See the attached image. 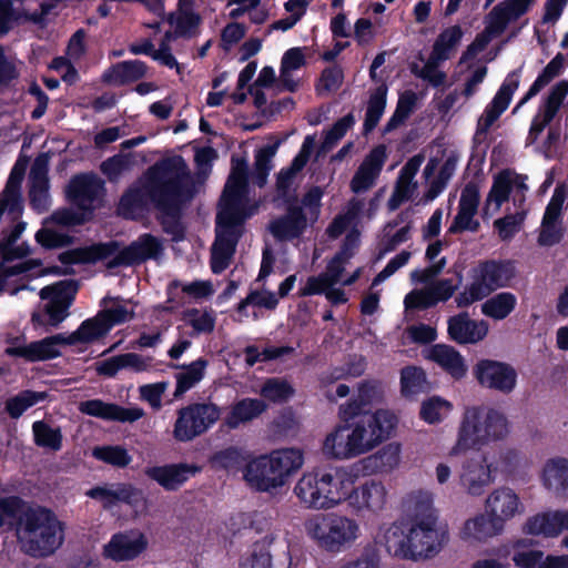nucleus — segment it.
I'll list each match as a JSON object with an SVG mask.
<instances>
[{"mask_svg":"<svg viewBox=\"0 0 568 568\" xmlns=\"http://www.w3.org/2000/svg\"><path fill=\"white\" fill-rule=\"evenodd\" d=\"M381 397L379 384L359 383L356 396L338 408L341 424L324 440L323 450L337 459L363 455L388 439L397 426L395 414L386 409L372 412Z\"/></svg>","mask_w":568,"mask_h":568,"instance_id":"1","label":"nucleus"},{"mask_svg":"<svg viewBox=\"0 0 568 568\" xmlns=\"http://www.w3.org/2000/svg\"><path fill=\"white\" fill-rule=\"evenodd\" d=\"M294 493L307 508L329 509L347 501L357 515L377 514L385 507L387 497L382 481L369 479L354 486L352 476L338 468L304 474Z\"/></svg>","mask_w":568,"mask_h":568,"instance_id":"2","label":"nucleus"},{"mask_svg":"<svg viewBox=\"0 0 568 568\" xmlns=\"http://www.w3.org/2000/svg\"><path fill=\"white\" fill-rule=\"evenodd\" d=\"M145 190L159 212H176L195 195V185L181 155L166 158L150 166Z\"/></svg>","mask_w":568,"mask_h":568,"instance_id":"3","label":"nucleus"},{"mask_svg":"<svg viewBox=\"0 0 568 568\" xmlns=\"http://www.w3.org/2000/svg\"><path fill=\"white\" fill-rule=\"evenodd\" d=\"M22 550L34 558L54 554L64 540V526L55 513L23 499L19 513L12 518Z\"/></svg>","mask_w":568,"mask_h":568,"instance_id":"4","label":"nucleus"},{"mask_svg":"<svg viewBox=\"0 0 568 568\" xmlns=\"http://www.w3.org/2000/svg\"><path fill=\"white\" fill-rule=\"evenodd\" d=\"M303 463V452L298 448L275 449L246 463L243 478L252 489L272 493L285 486Z\"/></svg>","mask_w":568,"mask_h":568,"instance_id":"5","label":"nucleus"},{"mask_svg":"<svg viewBox=\"0 0 568 568\" xmlns=\"http://www.w3.org/2000/svg\"><path fill=\"white\" fill-rule=\"evenodd\" d=\"M515 261L507 258L480 260L469 270L470 283L455 297L457 307H468L494 292L510 286L516 277Z\"/></svg>","mask_w":568,"mask_h":568,"instance_id":"6","label":"nucleus"},{"mask_svg":"<svg viewBox=\"0 0 568 568\" xmlns=\"http://www.w3.org/2000/svg\"><path fill=\"white\" fill-rule=\"evenodd\" d=\"M507 434V418L498 410L490 408L485 413L480 407L467 408L450 455H458L470 448L479 449L490 442L503 439Z\"/></svg>","mask_w":568,"mask_h":568,"instance_id":"7","label":"nucleus"},{"mask_svg":"<svg viewBox=\"0 0 568 568\" xmlns=\"http://www.w3.org/2000/svg\"><path fill=\"white\" fill-rule=\"evenodd\" d=\"M248 163L245 156L231 158V171L217 203L216 214L248 220L256 214L257 203L250 201Z\"/></svg>","mask_w":568,"mask_h":568,"instance_id":"8","label":"nucleus"},{"mask_svg":"<svg viewBox=\"0 0 568 568\" xmlns=\"http://www.w3.org/2000/svg\"><path fill=\"white\" fill-rule=\"evenodd\" d=\"M308 535L326 551L339 552L357 538L355 519L336 514L317 515L306 523Z\"/></svg>","mask_w":568,"mask_h":568,"instance_id":"9","label":"nucleus"},{"mask_svg":"<svg viewBox=\"0 0 568 568\" xmlns=\"http://www.w3.org/2000/svg\"><path fill=\"white\" fill-rule=\"evenodd\" d=\"M221 416V408L214 403H192L178 410L173 437L187 443L206 433Z\"/></svg>","mask_w":568,"mask_h":568,"instance_id":"10","label":"nucleus"},{"mask_svg":"<svg viewBox=\"0 0 568 568\" xmlns=\"http://www.w3.org/2000/svg\"><path fill=\"white\" fill-rule=\"evenodd\" d=\"M246 221L243 217L216 214L215 241L211 253V271L214 274H220L227 268L237 243L244 234Z\"/></svg>","mask_w":568,"mask_h":568,"instance_id":"11","label":"nucleus"},{"mask_svg":"<svg viewBox=\"0 0 568 568\" xmlns=\"http://www.w3.org/2000/svg\"><path fill=\"white\" fill-rule=\"evenodd\" d=\"M477 383L488 389L501 394H510L517 385V372L508 363L495 359H479L473 367Z\"/></svg>","mask_w":568,"mask_h":568,"instance_id":"12","label":"nucleus"},{"mask_svg":"<svg viewBox=\"0 0 568 568\" xmlns=\"http://www.w3.org/2000/svg\"><path fill=\"white\" fill-rule=\"evenodd\" d=\"M162 252L161 240L151 233H143L110 258L106 267L113 270L120 266L140 265L149 260H158Z\"/></svg>","mask_w":568,"mask_h":568,"instance_id":"13","label":"nucleus"},{"mask_svg":"<svg viewBox=\"0 0 568 568\" xmlns=\"http://www.w3.org/2000/svg\"><path fill=\"white\" fill-rule=\"evenodd\" d=\"M20 337H12L7 341L10 346L6 347L4 354L9 357L23 358L29 363L44 362L61 356L58 345H67L63 334L47 336L26 345H18Z\"/></svg>","mask_w":568,"mask_h":568,"instance_id":"14","label":"nucleus"},{"mask_svg":"<svg viewBox=\"0 0 568 568\" xmlns=\"http://www.w3.org/2000/svg\"><path fill=\"white\" fill-rule=\"evenodd\" d=\"M87 496L101 501L104 509H111L119 503L130 506L134 513L146 509L143 490L129 483H119L112 487L95 486L88 490Z\"/></svg>","mask_w":568,"mask_h":568,"instance_id":"15","label":"nucleus"},{"mask_svg":"<svg viewBox=\"0 0 568 568\" xmlns=\"http://www.w3.org/2000/svg\"><path fill=\"white\" fill-rule=\"evenodd\" d=\"M104 190L103 181L94 173H79L73 175L65 186L68 202L80 211L92 215L94 202Z\"/></svg>","mask_w":568,"mask_h":568,"instance_id":"16","label":"nucleus"},{"mask_svg":"<svg viewBox=\"0 0 568 568\" xmlns=\"http://www.w3.org/2000/svg\"><path fill=\"white\" fill-rule=\"evenodd\" d=\"M200 471V466L187 463H172L144 468V475L165 491L179 490L191 477H194Z\"/></svg>","mask_w":568,"mask_h":568,"instance_id":"17","label":"nucleus"},{"mask_svg":"<svg viewBox=\"0 0 568 568\" xmlns=\"http://www.w3.org/2000/svg\"><path fill=\"white\" fill-rule=\"evenodd\" d=\"M436 523L432 519L414 523L408 531L409 545L408 557L416 560L418 558H428L439 551L438 532L435 528Z\"/></svg>","mask_w":568,"mask_h":568,"instance_id":"18","label":"nucleus"},{"mask_svg":"<svg viewBox=\"0 0 568 568\" xmlns=\"http://www.w3.org/2000/svg\"><path fill=\"white\" fill-rule=\"evenodd\" d=\"M386 159V146L383 144L375 146L354 173L349 184L351 191L355 194L368 191L379 176Z\"/></svg>","mask_w":568,"mask_h":568,"instance_id":"19","label":"nucleus"},{"mask_svg":"<svg viewBox=\"0 0 568 568\" xmlns=\"http://www.w3.org/2000/svg\"><path fill=\"white\" fill-rule=\"evenodd\" d=\"M79 409L84 415L120 423H133L144 415V410L141 407H124L115 403H105L101 399L81 402Z\"/></svg>","mask_w":568,"mask_h":568,"instance_id":"20","label":"nucleus"},{"mask_svg":"<svg viewBox=\"0 0 568 568\" xmlns=\"http://www.w3.org/2000/svg\"><path fill=\"white\" fill-rule=\"evenodd\" d=\"M447 333L457 344H476L487 336L488 324L483 320H471L467 312H460L448 318Z\"/></svg>","mask_w":568,"mask_h":568,"instance_id":"21","label":"nucleus"},{"mask_svg":"<svg viewBox=\"0 0 568 568\" xmlns=\"http://www.w3.org/2000/svg\"><path fill=\"white\" fill-rule=\"evenodd\" d=\"M307 229V215L303 207H290L288 212L272 220L268 231L277 242L300 239Z\"/></svg>","mask_w":568,"mask_h":568,"instance_id":"22","label":"nucleus"},{"mask_svg":"<svg viewBox=\"0 0 568 568\" xmlns=\"http://www.w3.org/2000/svg\"><path fill=\"white\" fill-rule=\"evenodd\" d=\"M567 95V80L557 82L550 89L548 95L544 99L537 113L531 120L530 129H532L535 133H542V131L554 121Z\"/></svg>","mask_w":568,"mask_h":568,"instance_id":"23","label":"nucleus"},{"mask_svg":"<svg viewBox=\"0 0 568 568\" xmlns=\"http://www.w3.org/2000/svg\"><path fill=\"white\" fill-rule=\"evenodd\" d=\"M491 481V469L486 456L483 455L478 460L470 459L464 464L460 484L469 495L481 496Z\"/></svg>","mask_w":568,"mask_h":568,"instance_id":"24","label":"nucleus"},{"mask_svg":"<svg viewBox=\"0 0 568 568\" xmlns=\"http://www.w3.org/2000/svg\"><path fill=\"white\" fill-rule=\"evenodd\" d=\"M148 65L141 60H126L112 64L101 77L103 83L122 87L143 79L146 75Z\"/></svg>","mask_w":568,"mask_h":568,"instance_id":"25","label":"nucleus"},{"mask_svg":"<svg viewBox=\"0 0 568 568\" xmlns=\"http://www.w3.org/2000/svg\"><path fill=\"white\" fill-rule=\"evenodd\" d=\"M428 358L438 364L456 381L464 378L467 374V365L463 355L450 345H434L429 352Z\"/></svg>","mask_w":568,"mask_h":568,"instance_id":"26","label":"nucleus"},{"mask_svg":"<svg viewBox=\"0 0 568 568\" xmlns=\"http://www.w3.org/2000/svg\"><path fill=\"white\" fill-rule=\"evenodd\" d=\"M519 506L518 496L510 488H500L494 490L486 500V513L490 516L501 519L504 525L506 520L514 517Z\"/></svg>","mask_w":568,"mask_h":568,"instance_id":"27","label":"nucleus"},{"mask_svg":"<svg viewBox=\"0 0 568 568\" xmlns=\"http://www.w3.org/2000/svg\"><path fill=\"white\" fill-rule=\"evenodd\" d=\"M146 547L143 537L132 539L125 535L116 534L112 536L109 544L104 547V555L115 561L132 560L136 558Z\"/></svg>","mask_w":568,"mask_h":568,"instance_id":"28","label":"nucleus"},{"mask_svg":"<svg viewBox=\"0 0 568 568\" xmlns=\"http://www.w3.org/2000/svg\"><path fill=\"white\" fill-rule=\"evenodd\" d=\"M542 479L545 487L557 496H568V459L565 457L549 459L544 466Z\"/></svg>","mask_w":568,"mask_h":568,"instance_id":"29","label":"nucleus"},{"mask_svg":"<svg viewBox=\"0 0 568 568\" xmlns=\"http://www.w3.org/2000/svg\"><path fill=\"white\" fill-rule=\"evenodd\" d=\"M267 408L264 400L258 398H242L237 400L224 418L230 429H236L241 424L251 422L263 414Z\"/></svg>","mask_w":568,"mask_h":568,"instance_id":"30","label":"nucleus"},{"mask_svg":"<svg viewBox=\"0 0 568 568\" xmlns=\"http://www.w3.org/2000/svg\"><path fill=\"white\" fill-rule=\"evenodd\" d=\"M29 201L33 210L43 212L49 206V178L47 168L39 166V159L36 160L34 168L30 174Z\"/></svg>","mask_w":568,"mask_h":568,"instance_id":"31","label":"nucleus"},{"mask_svg":"<svg viewBox=\"0 0 568 568\" xmlns=\"http://www.w3.org/2000/svg\"><path fill=\"white\" fill-rule=\"evenodd\" d=\"M209 365V361L204 357H199L190 364L184 365H171L173 368L183 369L182 373L176 374V385L174 390V396H182L184 393L194 387L197 383H200L204 375L205 368Z\"/></svg>","mask_w":568,"mask_h":568,"instance_id":"32","label":"nucleus"},{"mask_svg":"<svg viewBox=\"0 0 568 568\" xmlns=\"http://www.w3.org/2000/svg\"><path fill=\"white\" fill-rule=\"evenodd\" d=\"M109 328L99 312L94 317L84 320L80 326L65 336L67 345L94 342L109 333Z\"/></svg>","mask_w":568,"mask_h":568,"instance_id":"33","label":"nucleus"},{"mask_svg":"<svg viewBox=\"0 0 568 568\" xmlns=\"http://www.w3.org/2000/svg\"><path fill=\"white\" fill-rule=\"evenodd\" d=\"M405 510L413 517L414 523L432 519L436 523L437 517L433 507V496L428 491H413L404 499Z\"/></svg>","mask_w":568,"mask_h":568,"instance_id":"34","label":"nucleus"},{"mask_svg":"<svg viewBox=\"0 0 568 568\" xmlns=\"http://www.w3.org/2000/svg\"><path fill=\"white\" fill-rule=\"evenodd\" d=\"M565 69V57L558 52L538 74L536 80L529 87L528 91L521 98L517 108L528 102L531 98L537 95L546 85H548L555 78L561 74Z\"/></svg>","mask_w":568,"mask_h":568,"instance_id":"35","label":"nucleus"},{"mask_svg":"<svg viewBox=\"0 0 568 568\" xmlns=\"http://www.w3.org/2000/svg\"><path fill=\"white\" fill-rule=\"evenodd\" d=\"M148 199L145 187H129L120 197L119 215L125 220H136L146 210Z\"/></svg>","mask_w":568,"mask_h":568,"instance_id":"36","label":"nucleus"},{"mask_svg":"<svg viewBox=\"0 0 568 568\" xmlns=\"http://www.w3.org/2000/svg\"><path fill=\"white\" fill-rule=\"evenodd\" d=\"M486 298L481 304V313L494 321L507 318L517 306V297L511 292H500Z\"/></svg>","mask_w":568,"mask_h":568,"instance_id":"37","label":"nucleus"},{"mask_svg":"<svg viewBox=\"0 0 568 568\" xmlns=\"http://www.w3.org/2000/svg\"><path fill=\"white\" fill-rule=\"evenodd\" d=\"M504 525L501 519L497 517L486 515L476 516L474 519H469L465 523L463 532L476 540H485L488 537H493L501 532Z\"/></svg>","mask_w":568,"mask_h":568,"instance_id":"38","label":"nucleus"},{"mask_svg":"<svg viewBox=\"0 0 568 568\" xmlns=\"http://www.w3.org/2000/svg\"><path fill=\"white\" fill-rule=\"evenodd\" d=\"M387 91V85L382 83L371 93L363 123V132L365 134L372 132L383 116L386 108Z\"/></svg>","mask_w":568,"mask_h":568,"instance_id":"39","label":"nucleus"},{"mask_svg":"<svg viewBox=\"0 0 568 568\" xmlns=\"http://www.w3.org/2000/svg\"><path fill=\"white\" fill-rule=\"evenodd\" d=\"M513 174L514 173L509 169H505L494 176L493 185L483 209L484 213H487L488 206L491 202L495 203V210L498 211L505 202L509 201V196L514 189Z\"/></svg>","mask_w":568,"mask_h":568,"instance_id":"40","label":"nucleus"},{"mask_svg":"<svg viewBox=\"0 0 568 568\" xmlns=\"http://www.w3.org/2000/svg\"><path fill=\"white\" fill-rule=\"evenodd\" d=\"M194 298H205L213 293L212 284L204 281H194L190 284L183 285L180 280H173L168 284L166 295L168 303L179 306L183 304L179 295V290Z\"/></svg>","mask_w":568,"mask_h":568,"instance_id":"41","label":"nucleus"},{"mask_svg":"<svg viewBox=\"0 0 568 568\" xmlns=\"http://www.w3.org/2000/svg\"><path fill=\"white\" fill-rule=\"evenodd\" d=\"M383 545L386 551L397 558L409 559L408 557V545L409 537L405 534V530L400 525H390L378 541Z\"/></svg>","mask_w":568,"mask_h":568,"instance_id":"42","label":"nucleus"},{"mask_svg":"<svg viewBox=\"0 0 568 568\" xmlns=\"http://www.w3.org/2000/svg\"><path fill=\"white\" fill-rule=\"evenodd\" d=\"M78 290V281L62 280L41 288L40 297L42 300H48L58 304H62L64 307H70L75 298Z\"/></svg>","mask_w":568,"mask_h":568,"instance_id":"43","label":"nucleus"},{"mask_svg":"<svg viewBox=\"0 0 568 568\" xmlns=\"http://www.w3.org/2000/svg\"><path fill=\"white\" fill-rule=\"evenodd\" d=\"M463 34L462 27L458 24L444 29L434 42L430 60L445 61L449 59L450 51L460 42Z\"/></svg>","mask_w":568,"mask_h":568,"instance_id":"44","label":"nucleus"},{"mask_svg":"<svg viewBox=\"0 0 568 568\" xmlns=\"http://www.w3.org/2000/svg\"><path fill=\"white\" fill-rule=\"evenodd\" d=\"M210 465L215 470H226L236 473L244 469L245 457L241 449L234 446L217 450L209 459Z\"/></svg>","mask_w":568,"mask_h":568,"instance_id":"45","label":"nucleus"},{"mask_svg":"<svg viewBox=\"0 0 568 568\" xmlns=\"http://www.w3.org/2000/svg\"><path fill=\"white\" fill-rule=\"evenodd\" d=\"M261 396L268 402L283 404L288 402L295 394L294 387L284 378H267L261 387Z\"/></svg>","mask_w":568,"mask_h":568,"instance_id":"46","label":"nucleus"},{"mask_svg":"<svg viewBox=\"0 0 568 568\" xmlns=\"http://www.w3.org/2000/svg\"><path fill=\"white\" fill-rule=\"evenodd\" d=\"M32 433L37 446L54 452L61 449L63 437L59 427L53 428L44 420H37L32 424Z\"/></svg>","mask_w":568,"mask_h":568,"instance_id":"47","label":"nucleus"},{"mask_svg":"<svg viewBox=\"0 0 568 568\" xmlns=\"http://www.w3.org/2000/svg\"><path fill=\"white\" fill-rule=\"evenodd\" d=\"M365 469L373 471H388L394 469L399 463V446L392 444L383 447L376 454L367 457L365 460Z\"/></svg>","mask_w":568,"mask_h":568,"instance_id":"48","label":"nucleus"},{"mask_svg":"<svg viewBox=\"0 0 568 568\" xmlns=\"http://www.w3.org/2000/svg\"><path fill=\"white\" fill-rule=\"evenodd\" d=\"M416 100V93L413 91H405L399 95L394 113L384 125V133H389L404 124L414 111Z\"/></svg>","mask_w":568,"mask_h":568,"instance_id":"49","label":"nucleus"},{"mask_svg":"<svg viewBox=\"0 0 568 568\" xmlns=\"http://www.w3.org/2000/svg\"><path fill=\"white\" fill-rule=\"evenodd\" d=\"M69 307H64L62 304L48 301L41 312H33L31 315V322L34 327H57L68 316Z\"/></svg>","mask_w":568,"mask_h":568,"instance_id":"50","label":"nucleus"},{"mask_svg":"<svg viewBox=\"0 0 568 568\" xmlns=\"http://www.w3.org/2000/svg\"><path fill=\"white\" fill-rule=\"evenodd\" d=\"M426 383V373L420 367L406 366L400 371V393L405 397L424 392Z\"/></svg>","mask_w":568,"mask_h":568,"instance_id":"51","label":"nucleus"},{"mask_svg":"<svg viewBox=\"0 0 568 568\" xmlns=\"http://www.w3.org/2000/svg\"><path fill=\"white\" fill-rule=\"evenodd\" d=\"M45 394L41 392L22 390L6 402V412L11 418L17 419L27 409L43 400Z\"/></svg>","mask_w":568,"mask_h":568,"instance_id":"52","label":"nucleus"},{"mask_svg":"<svg viewBox=\"0 0 568 568\" xmlns=\"http://www.w3.org/2000/svg\"><path fill=\"white\" fill-rule=\"evenodd\" d=\"M24 170H18L14 166L3 191L0 193L3 200H7V203L10 204V212H17L22 210V196H21V183L23 181Z\"/></svg>","mask_w":568,"mask_h":568,"instance_id":"53","label":"nucleus"},{"mask_svg":"<svg viewBox=\"0 0 568 568\" xmlns=\"http://www.w3.org/2000/svg\"><path fill=\"white\" fill-rule=\"evenodd\" d=\"M278 143L268 144L260 150L255 154L254 161V180L255 184L260 187L264 186L270 171L272 170V158L275 155Z\"/></svg>","mask_w":568,"mask_h":568,"instance_id":"54","label":"nucleus"},{"mask_svg":"<svg viewBox=\"0 0 568 568\" xmlns=\"http://www.w3.org/2000/svg\"><path fill=\"white\" fill-rule=\"evenodd\" d=\"M92 455L98 460L120 468L126 467L132 460L128 450L119 445L98 446L93 449Z\"/></svg>","mask_w":568,"mask_h":568,"instance_id":"55","label":"nucleus"},{"mask_svg":"<svg viewBox=\"0 0 568 568\" xmlns=\"http://www.w3.org/2000/svg\"><path fill=\"white\" fill-rule=\"evenodd\" d=\"M452 404L439 396H432L420 405L419 417L427 424H437L443 419V412L449 410Z\"/></svg>","mask_w":568,"mask_h":568,"instance_id":"56","label":"nucleus"},{"mask_svg":"<svg viewBox=\"0 0 568 568\" xmlns=\"http://www.w3.org/2000/svg\"><path fill=\"white\" fill-rule=\"evenodd\" d=\"M34 237L45 250L67 247L73 243V236L48 227L38 230Z\"/></svg>","mask_w":568,"mask_h":568,"instance_id":"57","label":"nucleus"},{"mask_svg":"<svg viewBox=\"0 0 568 568\" xmlns=\"http://www.w3.org/2000/svg\"><path fill=\"white\" fill-rule=\"evenodd\" d=\"M202 18L197 12L178 13L175 20V36L191 39L197 34Z\"/></svg>","mask_w":568,"mask_h":568,"instance_id":"58","label":"nucleus"},{"mask_svg":"<svg viewBox=\"0 0 568 568\" xmlns=\"http://www.w3.org/2000/svg\"><path fill=\"white\" fill-rule=\"evenodd\" d=\"M160 224L164 233L172 236L174 242L183 241L185 237V227L181 221L182 209L176 212H160Z\"/></svg>","mask_w":568,"mask_h":568,"instance_id":"59","label":"nucleus"},{"mask_svg":"<svg viewBox=\"0 0 568 568\" xmlns=\"http://www.w3.org/2000/svg\"><path fill=\"white\" fill-rule=\"evenodd\" d=\"M240 568H284L272 562V556L264 545L255 544L252 552L240 562Z\"/></svg>","mask_w":568,"mask_h":568,"instance_id":"60","label":"nucleus"},{"mask_svg":"<svg viewBox=\"0 0 568 568\" xmlns=\"http://www.w3.org/2000/svg\"><path fill=\"white\" fill-rule=\"evenodd\" d=\"M355 124V118L353 113H348L339 118L332 128L326 132L324 136L323 148L331 149L341 139H343L347 131Z\"/></svg>","mask_w":568,"mask_h":568,"instance_id":"61","label":"nucleus"},{"mask_svg":"<svg viewBox=\"0 0 568 568\" xmlns=\"http://www.w3.org/2000/svg\"><path fill=\"white\" fill-rule=\"evenodd\" d=\"M565 236L562 222L541 221L538 243L541 246L559 244Z\"/></svg>","mask_w":568,"mask_h":568,"instance_id":"62","label":"nucleus"},{"mask_svg":"<svg viewBox=\"0 0 568 568\" xmlns=\"http://www.w3.org/2000/svg\"><path fill=\"white\" fill-rule=\"evenodd\" d=\"M509 24L506 14L499 4H496L486 16V26L484 31L491 38L501 36Z\"/></svg>","mask_w":568,"mask_h":568,"instance_id":"63","label":"nucleus"},{"mask_svg":"<svg viewBox=\"0 0 568 568\" xmlns=\"http://www.w3.org/2000/svg\"><path fill=\"white\" fill-rule=\"evenodd\" d=\"M409 233H410V225L407 224V225L400 227L395 234H393L390 236L385 234L378 245L377 260L383 258L386 254L395 251V248L399 244L408 241Z\"/></svg>","mask_w":568,"mask_h":568,"instance_id":"64","label":"nucleus"}]
</instances>
